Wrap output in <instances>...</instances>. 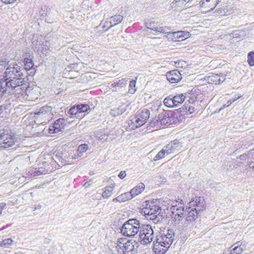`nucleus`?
Returning <instances> with one entry per match:
<instances>
[{"instance_id": "obj_32", "label": "nucleus", "mask_w": 254, "mask_h": 254, "mask_svg": "<svg viewBox=\"0 0 254 254\" xmlns=\"http://www.w3.org/2000/svg\"><path fill=\"white\" fill-rule=\"evenodd\" d=\"M157 32L160 33L168 34L169 35V37H171L173 32H171V29L169 27L159 26Z\"/></svg>"}, {"instance_id": "obj_12", "label": "nucleus", "mask_w": 254, "mask_h": 254, "mask_svg": "<svg viewBox=\"0 0 254 254\" xmlns=\"http://www.w3.org/2000/svg\"><path fill=\"white\" fill-rule=\"evenodd\" d=\"M48 172V170L43 168H39L38 169L32 168L26 173L22 178H20L19 179H20L21 181H22L24 178L30 179L41 175L46 174Z\"/></svg>"}, {"instance_id": "obj_6", "label": "nucleus", "mask_w": 254, "mask_h": 254, "mask_svg": "<svg viewBox=\"0 0 254 254\" xmlns=\"http://www.w3.org/2000/svg\"><path fill=\"white\" fill-rule=\"evenodd\" d=\"M54 111L51 106H44L35 113V118L39 124L46 123L52 119Z\"/></svg>"}, {"instance_id": "obj_8", "label": "nucleus", "mask_w": 254, "mask_h": 254, "mask_svg": "<svg viewBox=\"0 0 254 254\" xmlns=\"http://www.w3.org/2000/svg\"><path fill=\"white\" fill-rule=\"evenodd\" d=\"M175 237V233L172 229H168L166 233L162 234L160 237L157 236L156 242L157 244H160L162 247L169 248Z\"/></svg>"}, {"instance_id": "obj_22", "label": "nucleus", "mask_w": 254, "mask_h": 254, "mask_svg": "<svg viewBox=\"0 0 254 254\" xmlns=\"http://www.w3.org/2000/svg\"><path fill=\"white\" fill-rule=\"evenodd\" d=\"M236 162H237L236 164H234L233 160H226L224 162V166L227 169H233L237 168L238 167L242 165L243 163L236 160Z\"/></svg>"}, {"instance_id": "obj_9", "label": "nucleus", "mask_w": 254, "mask_h": 254, "mask_svg": "<svg viewBox=\"0 0 254 254\" xmlns=\"http://www.w3.org/2000/svg\"><path fill=\"white\" fill-rule=\"evenodd\" d=\"M15 141V137L9 133L7 131L3 130L0 134V147H9L14 144Z\"/></svg>"}, {"instance_id": "obj_43", "label": "nucleus", "mask_w": 254, "mask_h": 254, "mask_svg": "<svg viewBox=\"0 0 254 254\" xmlns=\"http://www.w3.org/2000/svg\"><path fill=\"white\" fill-rule=\"evenodd\" d=\"M187 3H188V1H186V0H174L171 5V7L174 8L175 5L181 6L182 5L186 4Z\"/></svg>"}, {"instance_id": "obj_19", "label": "nucleus", "mask_w": 254, "mask_h": 254, "mask_svg": "<svg viewBox=\"0 0 254 254\" xmlns=\"http://www.w3.org/2000/svg\"><path fill=\"white\" fill-rule=\"evenodd\" d=\"M128 106V104H123L118 108L112 109L110 112V115L115 117L121 115L127 111Z\"/></svg>"}, {"instance_id": "obj_28", "label": "nucleus", "mask_w": 254, "mask_h": 254, "mask_svg": "<svg viewBox=\"0 0 254 254\" xmlns=\"http://www.w3.org/2000/svg\"><path fill=\"white\" fill-rule=\"evenodd\" d=\"M154 245V251L157 254H164L168 249L162 247L160 244H157L156 242Z\"/></svg>"}, {"instance_id": "obj_27", "label": "nucleus", "mask_w": 254, "mask_h": 254, "mask_svg": "<svg viewBox=\"0 0 254 254\" xmlns=\"http://www.w3.org/2000/svg\"><path fill=\"white\" fill-rule=\"evenodd\" d=\"M24 64V71H23V73L25 72V71H29L30 70H32L30 72V73H35V69L33 68L34 66V63L33 62V60H31V61H23Z\"/></svg>"}, {"instance_id": "obj_40", "label": "nucleus", "mask_w": 254, "mask_h": 254, "mask_svg": "<svg viewBox=\"0 0 254 254\" xmlns=\"http://www.w3.org/2000/svg\"><path fill=\"white\" fill-rule=\"evenodd\" d=\"M13 242V240L11 238L5 239L2 241H0V246L7 247L11 245Z\"/></svg>"}, {"instance_id": "obj_1", "label": "nucleus", "mask_w": 254, "mask_h": 254, "mask_svg": "<svg viewBox=\"0 0 254 254\" xmlns=\"http://www.w3.org/2000/svg\"><path fill=\"white\" fill-rule=\"evenodd\" d=\"M203 199L200 197H195L194 199L189 203V206L186 208L187 212L184 225H193L198 218V216L204 209Z\"/></svg>"}, {"instance_id": "obj_30", "label": "nucleus", "mask_w": 254, "mask_h": 254, "mask_svg": "<svg viewBox=\"0 0 254 254\" xmlns=\"http://www.w3.org/2000/svg\"><path fill=\"white\" fill-rule=\"evenodd\" d=\"M136 119L135 117H132L131 119H130L128 121V128L130 129H135L136 128H138L140 127H141V125L139 123H137V122L135 121L134 122V120Z\"/></svg>"}, {"instance_id": "obj_36", "label": "nucleus", "mask_w": 254, "mask_h": 254, "mask_svg": "<svg viewBox=\"0 0 254 254\" xmlns=\"http://www.w3.org/2000/svg\"><path fill=\"white\" fill-rule=\"evenodd\" d=\"M88 148V145L86 144H83L80 145L77 149L78 155H79V157L81 156L82 154L87 150Z\"/></svg>"}, {"instance_id": "obj_63", "label": "nucleus", "mask_w": 254, "mask_h": 254, "mask_svg": "<svg viewBox=\"0 0 254 254\" xmlns=\"http://www.w3.org/2000/svg\"><path fill=\"white\" fill-rule=\"evenodd\" d=\"M105 28V26L104 25H103V28Z\"/></svg>"}, {"instance_id": "obj_35", "label": "nucleus", "mask_w": 254, "mask_h": 254, "mask_svg": "<svg viewBox=\"0 0 254 254\" xmlns=\"http://www.w3.org/2000/svg\"><path fill=\"white\" fill-rule=\"evenodd\" d=\"M146 26L147 29L153 30L156 32H158L159 26L154 22H146Z\"/></svg>"}, {"instance_id": "obj_52", "label": "nucleus", "mask_w": 254, "mask_h": 254, "mask_svg": "<svg viewBox=\"0 0 254 254\" xmlns=\"http://www.w3.org/2000/svg\"><path fill=\"white\" fill-rule=\"evenodd\" d=\"M248 165L249 166L250 169H252L254 171V162L251 161L249 162Z\"/></svg>"}, {"instance_id": "obj_3", "label": "nucleus", "mask_w": 254, "mask_h": 254, "mask_svg": "<svg viewBox=\"0 0 254 254\" xmlns=\"http://www.w3.org/2000/svg\"><path fill=\"white\" fill-rule=\"evenodd\" d=\"M178 114L176 110L174 113L163 112L159 114L157 118H155L150 122V126L151 127H153L159 125L168 126L171 125L176 124L178 122L177 120Z\"/></svg>"}, {"instance_id": "obj_56", "label": "nucleus", "mask_w": 254, "mask_h": 254, "mask_svg": "<svg viewBox=\"0 0 254 254\" xmlns=\"http://www.w3.org/2000/svg\"><path fill=\"white\" fill-rule=\"evenodd\" d=\"M120 198V196L119 195L118 197H117L113 199V200H112L113 202H121L120 198Z\"/></svg>"}, {"instance_id": "obj_25", "label": "nucleus", "mask_w": 254, "mask_h": 254, "mask_svg": "<svg viewBox=\"0 0 254 254\" xmlns=\"http://www.w3.org/2000/svg\"><path fill=\"white\" fill-rule=\"evenodd\" d=\"M66 109L65 110V112H67V116H68L70 118H73L74 117L77 118V115L79 114L78 108L77 107L76 105L72 107L70 109H69L67 111H66Z\"/></svg>"}, {"instance_id": "obj_29", "label": "nucleus", "mask_w": 254, "mask_h": 254, "mask_svg": "<svg viewBox=\"0 0 254 254\" xmlns=\"http://www.w3.org/2000/svg\"><path fill=\"white\" fill-rule=\"evenodd\" d=\"M114 190V187L111 186H107L104 188V190L102 193V197L105 198H108L111 196Z\"/></svg>"}, {"instance_id": "obj_15", "label": "nucleus", "mask_w": 254, "mask_h": 254, "mask_svg": "<svg viewBox=\"0 0 254 254\" xmlns=\"http://www.w3.org/2000/svg\"><path fill=\"white\" fill-rule=\"evenodd\" d=\"M166 76L167 80L172 83L178 82L182 78V74L177 69L167 72Z\"/></svg>"}, {"instance_id": "obj_46", "label": "nucleus", "mask_w": 254, "mask_h": 254, "mask_svg": "<svg viewBox=\"0 0 254 254\" xmlns=\"http://www.w3.org/2000/svg\"><path fill=\"white\" fill-rule=\"evenodd\" d=\"M173 210H174V211H172V213H173V215H174V217L175 220V221L180 220L182 218L183 214L175 213V208L173 209Z\"/></svg>"}, {"instance_id": "obj_14", "label": "nucleus", "mask_w": 254, "mask_h": 254, "mask_svg": "<svg viewBox=\"0 0 254 254\" xmlns=\"http://www.w3.org/2000/svg\"><path fill=\"white\" fill-rule=\"evenodd\" d=\"M150 114V111L148 109L146 108L143 109L135 116L136 119L134 120V122L136 121L137 123L140 124L141 126H142L148 120Z\"/></svg>"}, {"instance_id": "obj_5", "label": "nucleus", "mask_w": 254, "mask_h": 254, "mask_svg": "<svg viewBox=\"0 0 254 254\" xmlns=\"http://www.w3.org/2000/svg\"><path fill=\"white\" fill-rule=\"evenodd\" d=\"M141 224L136 219H129L126 221L121 229V232L124 236L132 237L140 232Z\"/></svg>"}, {"instance_id": "obj_31", "label": "nucleus", "mask_w": 254, "mask_h": 254, "mask_svg": "<svg viewBox=\"0 0 254 254\" xmlns=\"http://www.w3.org/2000/svg\"><path fill=\"white\" fill-rule=\"evenodd\" d=\"M121 202H123L128 200H130L133 198L132 194L129 192H127L124 193H123L119 195Z\"/></svg>"}, {"instance_id": "obj_2", "label": "nucleus", "mask_w": 254, "mask_h": 254, "mask_svg": "<svg viewBox=\"0 0 254 254\" xmlns=\"http://www.w3.org/2000/svg\"><path fill=\"white\" fill-rule=\"evenodd\" d=\"M21 83H19L16 80L13 79H7L6 78H2L0 79V92L2 94H15L16 95L21 94L26 95L24 88L21 87Z\"/></svg>"}, {"instance_id": "obj_39", "label": "nucleus", "mask_w": 254, "mask_h": 254, "mask_svg": "<svg viewBox=\"0 0 254 254\" xmlns=\"http://www.w3.org/2000/svg\"><path fill=\"white\" fill-rule=\"evenodd\" d=\"M135 84L136 81L134 80H132L130 81L128 89V92L129 93L134 94L136 91V89L135 88Z\"/></svg>"}, {"instance_id": "obj_53", "label": "nucleus", "mask_w": 254, "mask_h": 254, "mask_svg": "<svg viewBox=\"0 0 254 254\" xmlns=\"http://www.w3.org/2000/svg\"><path fill=\"white\" fill-rule=\"evenodd\" d=\"M91 180H90L89 181L86 182L83 185V186L85 188H88L89 187L91 184Z\"/></svg>"}, {"instance_id": "obj_51", "label": "nucleus", "mask_w": 254, "mask_h": 254, "mask_svg": "<svg viewBox=\"0 0 254 254\" xmlns=\"http://www.w3.org/2000/svg\"><path fill=\"white\" fill-rule=\"evenodd\" d=\"M248 157V155L246 154H243L240 156V157L239 158H237V160L238 159H241L242 160H246L247 158Z\"/></svg>"}, {"instance_id": "obj_62", "label": "nucleus", "mask_w": 254, "mask_h": 254, "mask_svg": "<svg viewBox=\"0 0 254 254\" xmlns=\"http://www.w3.org/2000/svg\"><path fill=\"white\" fill-rule=\"evenodd\" d=\"M226 105H227V104H225L223 105V108H225L227 107H226Z\"/></svg>"}, {"instance_id": "obj_60", "label": "nucleus", "mask_w": 254, "mask_h": 254, "mask_svg": "<svg viewBox=\"0 0 254 254\" xmlns=\"http://www.w3.org/2000/svg\"><path fill=\"white\" fill-rule=\"evenodd\" d=\"M231 104H232V103L231 102V101L230 100H228L226 103V104H227L226 107H229Z\"/></svg>"}, {"instance_id": "obj_54", "label": "nucleus", "mask_w": 254, "mask_h": 254, "mask_svg": "<svg viewBox=\"0 0 254 254\" xmlns=\"http://www.w3.org/2000/svg\"><path fill=\"white\" fill-rule=\"evenodd\" d=\"M5 203L4 202H1L0 203V215L1 214L2 211L5 206Z\"/></svg>"}, {"instance_id": "obj_64", "label": "nucleus", "mask_w": 254, "mask_h": 254, "mask_svg": "<svg viewBox=\"0 0 254 254\" xmlns=\"http://www.w3.org/2000/svg\"><path fill=\"white\" fill-rule=\"evenodd\" d=\"M48 43H49L48 42H47V41L46 42V44H48Z\"/></svg>"}, {"instance_id": "obj_58", "label": "nucleus", "mask_w": 254, "mask_h": 254, "mask_svg": "<svg viewBox=\"0 0 254 254\" xmlns=\"http://www.w3.org/2000/svg\"><path fill=\"white\" fill-rule=\"evenodd\" d=\"M240 97L239 96V97H234V98H233L232 99H230L229 100L231 101V102L232 103L233 102H235V101L237 100Z\"/></svg>"}, {"instance_id": "obj_17", "label": "nucleus", "mask_w": 254, "mask_h": 254, "mask_svg": "<svg viewBox=\"0 0 254 254\" xmlns=\"http://www.w3.org/2000/svg\"><path fill=\"white\" fill-rule=\"evenodd\" d=\"M225 74L223 73L215 74L212 73L208 76L207 80L208 83L212 84H220L225 80Z\"/></svg>"}, {"instance_id": "obj_20", "label": "nucleus", "mask_w": 254, "mask_h": 254, "mask_svg": "<svg viewBox=\"0 0 254 254\" xmlns=\"http://www.w3.org/2000/svg\"><path fill=\"white\" fill-rule=\"evenodd\" d=\"M123 19V17L121 15H115L114 16L110 17V23L111 24V25L107 29H105V31L108 30L109 29L111 28L113 26L118 24V23H121Z\"/></svg>"}, {"instance_id": "obj_18", "label": "nucleus", "mask_w": 254, "mask_h": 254, "mask_svg": "<svg viewBox=\"0 0 254 254\" xmlns=\"http://www.w3.org/2000/svg\"><path fill=\"white\" fill-rule=\"evenodd\" d=\"M195 111V109L191 104L189 106L184 105L182 108L176 110V112L181 116L185 115L186 113L191 114Z\"/></svg>"}, {"instance_id": "obj_10", "label": "nucleus", "mask_w": 254, "mask_h": 254, "mask_svg": "<svg viewBox=\"0 0 254 254\" xmlns=\"http://www.w3.org/2000/svg\"><path fill=\"white\" fill-rule=\"evenodd\" d=\"M157 200L151 201L146 204V207L141 209L140 212L144 216L150 215L153 213H157L159 211H161V207L157 205Z\"/></svg>"}, {"instance_id": "obj_4", "label": "nucleus", "mask_w": 254, "mask_h": 254, "mask_svg": "<svg viewBox=\"0 0 254 254\" xmlns=\"http://www.w3.org/2000/svg\"><path fill=\"white\" fill-rule=\"evenodd\" d=\"M23 71L24 70L17 64H9L6 68L2 76L7 79H13L23 84L25 76Z\"/></svg>"}, {"instance_id": "obj_55", "label": "nucleus", "mask_w": 254, "mask_h": 254, "mask_svg": "<svg viewBox=\"0 0 254 254\" xmlns=\"http://www.w3.org/2000/svg\"><path fill=\"white\" fill-rule=\"evenodd\" d=\"M3 3H12L16 0H1Z\"/></svg>"}, {"instance_id": "obj_38", "label": "nucleus", "mask_w": 254, "mask_h": 254, "mask_svg": "<svg viewBox=\"0 0 254 254\" xmlns=\"http://www.w3.org/2000/svg\"><path fill=\"white\" fill-rule=\"evenodd\" d=\"M22 57L23 58V61H31L33 60L34 56L32 53H31L29 51L26 50L23 54Z\"/></svg>"}, {"instance_id": "obj_42", "label": "nucleus", "mask_w": 254, "mask_h": 254, "mask_svg": "<svg viewBox=\"0 0 254 254\" xmlns=\"http://www.w3.org/2000/svg\"><path fill=\"white\" fill-rule=\"evenodd\" d=\"M248 62L250 66L254 65V52H250L248 54Z\"/></svg>"}, {"instance_id": "obj_24", "label": "nucleus", "mask_w": 254, "mask_h": 254, "mask_svg": "<svg viewBox=\"0 0 254 254\" xmlns=\"http://www.w3.org/2000/svg\"><path fill=\"white\" fill-rule=\"evenodd\" d=\"M184 33L183 31L173 32L171 37H169L168 38L173 41H182L183 39L181 38L185 37Z\"/></svg>"}, {"instance_id": "obj_13", "label": "nucleus", "mask_w": 254, "mask_h": 254, "mask_svg": "<svg viewBox=\"0 0 254 254\" xmlns=\"http://www.w3.org/2000/svg\"><path fill=\"white\" fill-rule=\"evenodd\" d=\"M65 122V119L63 118L57 120L53 125L49 127V132L51 134L60 132L64 129Z\"/></svg>"}, {"instance_id": "obj_48", "label": "nucleus", "mask_w": 254, "mask_h": 254, "mask_svg": "<svg viewBox=\"0 0 254 254\" xmlns=\"http://www.w3.org/2000/svg\"><path fill=\"white\" fill-rule=\"evenodd\" d=\"M175 213H179L184 215V207H178L176 209V211H175Z\"/></svg>"}, {"instance_id": "obj_34", "label": "nucleus", "mask_w": 254, "mask_h": 254, "mask_svg": "<svg viewBox=\"0 0 254 254\" xmlns=\"http://www.w3.org/2000/svg\"><path fill=\"white\" fill-rule=\"evenodd\" d=\"M77 107L78 108L79 113H82L84 112H87L90 110L89 106L88 104H79L76 105Z\"/></svg>"}, {"instance_id": "obj_7", "label": "nucleus", "mask_w": 254, "mask_h": 254, "mask_svg": "<svg viewBox=\"0 0 254 254\" xmlns=\"http://www.w3.org/2000/svg\"><path fill=\"white\" fill-rule=\"evenodd\" d=\"M154 231L150 225H141L139 232V238L141 244L150 243L154 239Z\"/></svg>"}, {"instance_id": "obj_44", "label": "nucleus", "mask_w": 254, "mask_h": 254, "mask_svg": "<svg viewBox=\"0 0 254 254\" xmlns=\"http://www.w3.org/2000/svg\"><path fill=\"white\" fill-rule=\"evenodd\" d=\"M243 251L241 246H235L231 251L230 254H240Z\"/></svg>"}, {"instance_id": "obj_61", "label": "nucleus", "mask_w": 254, "mask_h": 254, "mask_svg": "<svg viewBox=\"0 0 254 254\" xmlns=\"http://www.w3.org/2000/svg\"><path fill=\"white\" fill-rule=\"evenodd\" d=\"M238 32V31H235V32H233V33H232V35H237V33H237Z\"/></svg>"}, {"instance_id": "obj_21", "label": "nucleus", "mask_w": 254, "mask_h": 254, "mask_svg": "<svg viewBox=\"0 0 254 254\" xmlns=\"http://www.w3.org/2000/svg\"><path fill=\"white\" fill-rule=\"evenodd\" d=\"M145 188V185L143 183L138 184L136 187L131 189L130 191L133 197L142 192Z\"/></svg>"}, {"instance_id": "obj_26", "label": "nucleus", "mask_w": 254, "mask_h": 254, "mask_svg": "<svg viewBox=\"0 0 254 254\" xmlns=\"http://www.w3.org/2000/svg\"><path fill=\"white\" fill-rule=\"evenodd\" d=\"M146 218L152 220L154 223H157L162 219V215L160 214V212L157 213H153L150 215L145 216Z\"/></svg>"}, {"instance_id": "obj_16", "label": "nucleus", "mask_w": 254, "mask_h": 254, "mask_svg": "<svg viewBox=\"0 0 254 254\" xmlns=\"http://www.w3.org/2000/svg\"><path fill=\"white\" fill-rule=\"evenodd\" d=\"M164 147L167 152V155H168L170 153L180 150L182 147V145L178 140L175 139Z\"/></svg>"}, {"instance_id": "obj_57", "label": "nucleus", "mask_w": 254, "mask_h": 254, "mask_svg": "<svg viewBox=\"0 0 254 254\" xmlns=\"http://www.w3.org/2000/svg\"><path fill=\"white\" fill-rule=\"evenodd\" d=\"M240 97L239 96V97H234V98H233L232 99H230L229 100L231 101V102L232 103L233 102H235V101L237 100Z\"/></svg>"}, {"instance_id": "obj_41", "label": "nucleus", "mask_w": 254, "mask_h": 254, "mask_svg": "<svg viewBox=\"0 0 254 254\" xmlns=\"http://www.w3.org/2000/svg\"><path fill=\"white\" fill-rule=\"evenodd\" d=\"M9 61L6 60H0V73H2V71L6 69L8 64Z\"/></svg>"}, {"instance_id": "obj_49", "label": "nucleus", "mask_w": 254, "mask_h": 254, "mask_svg": "<svg viewBox=\"0 0 254 254\" xmlns=\"http://www.w3.org/2000/svg\"><path fill=\"white\" fill-rule=\"evenodd\" d=\"M170 98L172 99V105L173 108L175 107H177L176 102L175 101V97H174V96H173V95H170Z\"/></svg>"}, {"instance_id": "obj_37", "label": "nucleus", "mask_w": 254, "mask_h": 254, "mask_svg": "<svg viewBox=\"0 0 254 254\" xmlns=\"http://www.w3.org/2000/svg\"><path fill=\"white\" fill-rule=\"evenodd\" d=\"M165 154H167V152L166 151L165 147H164L163 148L160 150L155 156L154 158V161L159 160L163 158L165 156Z\"/></svg>"}, {"instance_id": "obj_50", "label": "nucleus", "mask_w": 254, "mask_h": 254, "mask_svg": "<svg viewBox=\"0 0 254 254\" xmlns=\"http://www.w3.org/2000/svg\"><path fill=\"white\" fill-rule=\"evenodd\" d=\"M119 177L121 179H124L126 176V172L125 171H121L119 175H118Z\"/></svg>"}, {"instance_id": "obj_45", "label": "nucleus", "mask_w": 254, "mask_h": 254, "mask_svg": "<svg viewBox=\"0 0 254 254\" xmlns=\"http://www.w3.org/2000/svg\"><path fill=\"white\" fill-rule=\"evenodd\" d=\"M164 104L168 108H173L172 104V99L170 96H167L166 97L163 101Z\"/></svg>"}, {"instance_id": "obj_33", "label": "nucleus", "mask_w": 254, "mask_h": 254, "mask_svg": "<svg viewBox=\"0 0 254 254\" xmlns=\"http://www.w3.org/2000/svg\"><path fill=\"white\" fill-rule=\"evenodd\" d=\"M175 101L177 106L181 105L185 100L186 96L183 94H177L174 96Z\"/></svg>"}, {"instance_id": "obj_23", "label": "nucleus", "mask_w": 254, "mask_h": 254, "mask_svg": "<svg viewBox=\"0 0 254 254\" xmlns=\"http://www.w3.org/2000/svg\"><path fill=\"white\" fill-rule=\"evenodd\" d=\"M127 80L126 78H122L121 79H116L111 84V86L114 87L121 88L127 84Z\"/></svg>"}, {"instance_id": "obj_11", "label": "nucleus", "mask_w": 254, "mask_h": 254, "mask_svg": "<svg viewBox=\"0 0 254 254\" xmlns=\"http://www.w3.org/2000/svg\"><path fill=\"white\" fill-rule=\"evenodd\" d=\"M134 241L131 240L127 241L122 246L118 245V252L123 254H132L133 252L135 251Z\"/></svg>"}, {"instance_id": "obj_59", "label": "nucleus", "mask_w": 254, "mask_h": 254, "mask_svg": "<svg viewBox=\"0 0 254 254\" xmlns=\"http://www.w3.org/2000/svg\"><path fill=\"white\" fill-rule=\"evenodd\" d=\"M78 157H79V155H72V156H71V158H72V159H75L77 158H78Z\"/></svg>"}, {"instance_id": "obj_47", "label": "nucleus", "mask_w": 254, "mask_h": 254, "mask_svg": "<svg viewBox=\"0 0 254 254\" xmlns=\"http://www.w3.org/2000/svg\"><path fill=\"white\" fill-rule=\"evenodd\" d=\"M212 1L213 2L214 4V7L216 6L217 4L218 3L219 0H201L200 2H201V5H203L205 2H209V1Z\"/></svg>"}]
</instances>
